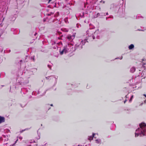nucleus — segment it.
I'll list each match as a JSON object with an SVG mask.
<instances>
[{"label":"nucleus","mask_w":146,"mask_h":146,"mask_svg":"<svg viewBox=\"0 0 146 146\" xmlns=\"http://www.w3.org/2000/svg\"><path fill=\"white\" fill-rule=\"evenodd\" d=\"M140 127L135 131V137L142 136L146 135V124L143 122L139 125Z\"/></svg>","instance_id":"1"},{"label":"nucleus","mask_w":146,"mask_h":146,"mask_svg":"<svg viewBox=\"0 0 146 146\" xmlns=\"http://www.w3.org/2000/svg\"><path fill=\"white\" fill-rule=\"evenodd\" d=\"M86 33L87 40L88 39L90 40L99 39L100 37V34L98 30H96L94 33L92 29H90L88 30Z\"/></svg>","instance_id":"2"},{"label":"nucleus","mask_w":146,"mask_h":146,"mask_svg":"<svg viewBox=\"0 0 146 146\" xmlns=\"http://www.w3.org/2000/svg\"><path fill=\"white\" fill-rule=\"evenodd\" d=\"M74 43L73 42L68 43L64 46L62 48L60 49V52L61 54H66V53L73 50V46Z\"/></svg>","instance_id":"3"},{"label":"nucleus","mask_w":146,"mask_h":146,"mask_svg":"<svg viewBox=\"0 0 146 146\" xmlns=\"http://www.w3.org/2000/svg\"><path fill=\"white\" fill-rule=\"evenodd\" d=\"M87 40V39L86 38L84 40L81 39L79 40L75 44V48H79L80 49H82V46L84 45L86 42H88Z\"/></svg>","instance_id":"4"},{"label":"nucleus","mask_w":146,"mask_h":146,"mask_svg":"<svg viewBox=\"0 0 146 146\" xmlns=\"http://www.w3.org/2000/svg\"><path fill=\"white\" fill-rule=\"evenodd\" d=\"M8 135L6 136L4 135H2V137L0 138V142L1 141H3L4 142L3 143L4 145H6L8 144V143H6V142L7 141L8 139Z\"/></svg>","instance_id":"5"},{"label":"nucleus","mask_w":146,"mask_h":146,"mask_svg":"<svg viewBox=\"0 0 146 146\" xmlns=\"http://www.w3.org/2000/svg\"><path fill=\"white\" fill-rule=\"evenodd\" d=\"M76 33H74L72 35H69L67 36V39L69 40L70 41V43L72 42V40L74 38Z\"/></svg>","instance_id":"6"},{"label":"nucleus","mask_w":146,"mask_h":146,"mask_svg":"<svg viewBox=\"0 0 146 146\" xmlns=\"http://www.w3.org/2000/svg\"><path fill=\"white\" fill-rule=\"evenodd\" d=\"M46 78L47 79H54L55 80L56 82L57 78L54 76H51L46 77Z\"/></svg>","instance_id":"7"},{"label":"nucleus","mask_w":146,"mask_h":146,"mask_svg":"<svg viewBox=\"0 0 146 146\" xmlns=\"http://www.w3.org/2000/svg\"><path fill=\"white\" fill-rule=\"evenodd\" d=\"M141 60L143 64V66L145 68L146 67V58H143Z\"/></svg>","instance_id":"8"},{"label":"nucleus","mask_w":146,"mask_h":146,"mask_svg":"<svg viewBox=\"0 0 146 146\" xmlns=\"http://www.w3.org/2000/svg\"><path fill=\"white\" fill-rule=\"evenodd\" d=\"M23 79L22 78H19L17 79V84L18 85H21L22 84Z\"/></svg>","instance_id":"9"},{"label":"nucleus","mask_w":146,"mask_h":146,"mask_svg":"<svg viewBox=\"0 0 146 146\" xmlns=\"http://www.w3.org/2000/svg\"><path fill=\"white\" fill-rule=\"evenodd\" d=\"M97 134V135H98V134H95L94 133H93L92 134V136H89L88 138V139L89 140H92L93 139V137H94L95 138H96V137H95V135Z\"/></svg>","instance_id":"10"},{"label":"nucleus","mask_w":146,"mask_h":146,"mask_svg":"<svg viewBox=\"0 0 146 146\" xmlns=\"http://www.w3.org/2000/svg\"><path fill=\"white\" fill-rule=\"evenodd\" d=\"M27 91V88H23L21 89L22 93L23 92L24 94H25Z\"/></svg>","instance_id":"11"},{"label":"nucleus","mask_w":146,"mask_h":146,"mask_svg":"<svg viewBox=\"0 0 146 146\" xmlns=\"http://www.w3.org/2000/svg\"><path fill=\"white\" fill-rule=\"evenodd\" d=\"M135 70V68L134 67L131 68L130 69V72L131 73H133Z\"/></svg>","instance_id":"12"},{"label":"nucleus","mask_w":146,"mask_h":146,"mask_svg":"<svg viewBox=\"0 0 146 146\" xmlns=\"http://www.w3.org/2000/svg\"><path fill=\"white\" fill-rule=\"evenodd\" d=\"M5 121V118L3 117L0 116V123Z\"/></svg>","instance_id":"13"},{"label":"nucleus","mask_w":146,"mask_h":146,"mask_svg":"<svg viewBox=\"0 0 146 146\" xmlns=\"http://www.w3.org/2000/svg\"><path fill=\"white\" fill-rule=\"evenodd\" d=\"M134 47V45L133 44H131L129 46L128 48L129 49L131 50Z\"/></svg>","instance_id":"14"},{"label":"nucleus","mask_w":146,"mask_h":146,"mask_svg":"<svg viewBox=\"0 0 146 146\" xmlns=\"http://www.w3.org/2000/svg\"><path fill=\"white\" fill-rule=\"evenodd\" d=\"M96 142L97 143H100L101 140L100 139H97L95 140Z\"/></svg>","instance_id":"15"},{"label":"nucleus","mask_w":146,"mask_h":146,"mask_svg":"<svg viewBox=\"0 0 146 146\" xmlns=\"http://www.w3.org/2000/svg\"><path fill=\"white\" fill-rule=\"evenodd\" d=\"M143 96H144L143 97V99H144V103L145 104L146 103V95L145 94H144L143 95Z\"/></svg>","instance_id":"16"},{"label":"nucleus","mask_w":146,"mask_h":146,"mask_svg":"<svg viewBox=\"0 0 146 146\" xmlns=\"http://www.w3.org/2000/svg\"><path fill=\"white\" fill-rule=\"evenodd\" d=\"M31 60L33 62H35V57L34 56H32L31 57Z\"/></svg>","instance_id":"17"},{"label":"nucleus","mask_w":146,"mask_h":146,"mask_svg":"<svg viewBox=\"0 0 146 146\" xmlns=\"http://www.w3.org/2000/svg\"><path fill=\"white\" fill-rule=\"evenodd\" d=\"M4 132L5 133H10V131L9 130L6 129L4 130Z\"/></svg>","instance_id":"18"},{"label":"nucleus","mask_w":146,"mask_h":146,"mask_svg":"<svg viewBox=\"0 0 146 146\" xmlns=\"http://www.w3.org/2000/svg\"><path fill=\"white\" fill-rule=\"evenodd\" d=\"M59 15V13L58 12H56V13L54 15V17H56L57 16H58Z\"/></svg>","instance_id":"19"},{"label":"nucleus","mask_w":146,"mask_h":146,"mask_svg":"<svg viewBox=\"0 0 146 146\" xmlns=\"http://www.w3.org/2000/svg\"><path fill=\"white\" fill-rule=\"evenodd\" d=\"M64 32H68V30L66 29H61Z\"/></svg>","instance_id":"20"},{"label":"nucleus","mask_w":146,"mask_h":146,"mask_svg":"<svg viewBox=\"0 0 146 146\" xmlns=\"http://www.w3.org/2000/svg\"><path fill=\"white\" fill-rule=\"evenodd\" d=\"M64 21L66 23H68V18H65L64 19Z\"/></svg>","instance_id":"21"},{"label":"nucleus","mask_w":146,"mask_h":146,"mask_svg":"<svg viewBox=\"0 0 146 146\" xmlns=\"http://www.w3.org/2000/svg\"><path fill=\"white\" fill-rule=\"evenodd\" d=\"M39 94V92H38V93H37L36 94H35V92H32V94L33 95H36L38 94Z\"/></svg>","instance_id":"22"},{"label":"nucleus","mask_w":146,"mask_h":146,"mask_svg":"<svg viewBox=\"0 0 146 146\" xmlns=\"http://www.w3.org/2000/svg\"><path fill=\"white\" fill-rule=\"evenodd\" d=\"M54 14V13H53V12H50V13H49L48 14V16H51V15H53Z\"/></svg>","instance_id":"23"},{"label":"nucleus","mask_w":146,"mask_h":146,"mask_svg":"<svg viewBox=\"0 0 146 146\" xmlns=\"http://www.w3.org/2000/svg\"><path fill=\"white\" fill-rule=\"evenodd\" d=\"M100 15V14L99 13H98L96 15V16L95 17V18L97 17Z\"/></svg>","instance_id":"24"},{"label":"nucleus","mask_w":146,"mask_h":146,"mask_svg":"<svg viewBox=\"0 0 146 146\" xmlns=\"http://www.w3.org/2000/svg\"><path fill=\"white\" fill-rule=\"evenodd\" d=\"M133 96H131V98L129 100L130 102H131L132 101V99L133 98Z\"/></svg>","instance_id":"25"},{"label":"nucleus","mask_w":146,"mask_h":146,"mask_svg":"<svg viewBox=\"0 0 146 146\" xmlns=\"http://www.w3.org/2000/svg\"><path fill=\"white\" fill-rule=\"evenodd\" d=\"M40 136L39 135H38V137H36V139H40Z\"/></svg>","instance_id":"26"},{"label":"nucleus","mask_w":146,"mask_h":146,"mask_svg":"<svg viewBox=\"0 0 146 146\" xmlns=\"http://www.w3.org/2000/svg\"><path fill=\"white\" fill-rule=\"evenodd\" d=\"M19 138L20 139V140H21L23 139L22 137H21V136L19 137Z\"/></svg>","instance_id":"27"},{"label":"nucleus","mask_w":146,"mask_h":146,"mask_svg":"<svg viewBox=\"0 0 146 146\" xmlns=\"http://www.w3.org/2000/svg\"><path fill=\"white\" fill-rule=\"evenodd\" d=\"M43 146H48V145L47 143H46L44 145H43Z\"/></svg>","instance_id":"28"},{"label":"nucleus","mask_w":146,"mask_h":146,"mask_svg":"<svg viewBox=\"0 0 146 146\" xmlns=\"http://www.w3.org/2000/svg\"><path fill=\"white\" fill-rule=\"evenodd\" d=\"M48 66L50 68H51V67H50V66H49V65H48Z\"/></svg>","instance_id":"29"},{"label":"nucleus","mask_w":146,"mask_h":146,"mask_svg":"<svg viewBox=\"0 0 146 146\" xmlns=\"http://www.w3.org/2000/svg\"><path fill=\"white\" fill-rule=\"evenodd\" d=\"M86 88H89V87H88V86H86Z\"/></svg>","instance_id":"30"},{"label":"nucleus","mask_w":146,"mask_h":146,"mask_svg":"<svg viewBox=\"0 0 146 146\" xmlns=\"http://www.w3.org/2000/svg\"><path fill=\"white\" fill-rule=\"evenodd\" d=\"M143 103H141V104L140 105V106H142V105H143Z\"/></svg>","instance_id":"31"},{"label":"nucleus","mask_w":146,"mask_h":146,"mask_svg":"<svg viewBox=\"0 0 146 146\" xmlns=\"http://www.w3.org/2000/svg\"><path fill=\"white\" fill-rule=\"evenodd\" d=\"M106 15H108V13H106Z\"/></svg>","instance_id":"32"},{"label":"nucleus","mask_w":146,"mask_h":146,"mask_svg":"<svg viewBox=\"0 0 146 146\" xmlns=\"http://www.w3.org/2000/svg\"><path fill=\"white\" fill-rule=\"evenodd\" d=\"M77 27L78 28L79 27V26H78V24L77 25Z\"/></svg>","instance_id":"33"},{"label":"nucleus","mask_w":146,"mask_h":146,"mask_svg":"<svg viewBox=\"0 0 146 146\" xmlns=\"http://www.w3.org/2000/svg\"><path fill=\"white\" fill-rule=\"evenodd\" d=\"M126 100H125V101H124V103H125V102H126Z\"/></svg>","instance_id":"34"},{"label":"nucleus","mask_w":146,"mask_h":146,"mask_svg":"<svg viewBox=\"0 0 146 146\" xmlns=\"http://www.w3.org/2000/svg\"><path fill=\"white\" fill-rule=\"evenodd\" d=\"M122 57H121L120 58V59H121H121H122Z\"/></svg>","instance_id":"35"},{"label":"nucleus","mask_w":146,"mask_h":146,"mask_svg":"<svg viewBox=\"0 0 146 146\" xmlns=\"http://www.w3.org/2000/svg\"><path fill=\"white\" fill-rule=\"evenodd\" d=\"M25 130H25H23L21 132H23V131H24Z\"/></svg>","instance_id":"36"},{"label":"nucleus","mask_w":146,"mask_h":146,"mask_svg":"<svg viewBox=\"0 0 146 146\" xmlns=\"http://www.w3.org/2000/svg\"><path fill=\"white\" fill-rule=\"evenodd\" d=\"M43 21H44V22H45V21H46V20H45V19H44V20H43Z\"/></svg>","instance_id":"37"},{"label":"nucleus","mask_w":146,"mask_h":146,"mask_svg":"<svg viewBox=\"0 0 146 146\" xmlns=\"http://www.w3.org/2000/svg\"><path fill=\"white\" fill-rule=\"evenodd\" d=\"M51 106H53V104H50V105Z\"/></svg>","instance_id":"38"},{"label":"nucleus","mask_w":146,"mask_h":146,"mask_svg":"<svg viewBox=\"0 0 146 146\" xmlns=\"http://www.w3.org/2000/svg\"><path fill=\"white\" fill-rule=\"evenodd\" d=\"M105 13H104L103 15L105 16Z\"/></svg>","instance_id":"39"},{"label":"nucleus","mask_w":146,"mask_h":146,"mask_svg":"<svg viewBox=\"0 0 146 146\" xmlns=\"http://www.w3.org/2000/svg\"><path fill=\"white\" fill-rule=\"evenodd\" d=\"M13 145H14L13 144V145H10L9 146H13Z\"/></svg>","instance_id":"40"},{"label":"nucleus","mask_w":146,"mask_h":146,"mask_svg":"<svg viewBox=\"0 0 146 146\" xmlns=\"http://www.w3.org/2000/svg\"><path fill=\"white\" fill-rule=\"evenodd\" d=\"M51 0H49V2H50V1H51Z\"/></svg>","instance_id":"41"},{"label":"nucleus","mask_w":146,"mask_h":146,"mask_svg":"<svg viewBox=\"0 0 146 146\" xmlns=\"http://www.w3.org/2000/svg\"><path fill=\"white\" fill-rule=\"evenodd\" d=\"M138 17H139V15H138Z\"/></svg>","instance_id":"42"},{"label":"nucleus","mask_w":146,"mask_h":146,"mask_svg":"<svg viewBox=\"0 0 146 146\" xmlns=\"http://www.w3.org/2000/svg\"><path fill=\"white\" fill-rule=\"evenodd\" d=\"M36 34H35V36Z\"/></svg>","instance_id":"43"},{"label":"nucleus","mask_w":146,"mask_h":146,"mask_svg":"<svg viewBox=\"0 0 146 146\" xmlns=\"http://www.w3.org/2000/svg\"><path fill=\"white\" fill-rule=\"evenodd\" d=\"M7 146V145H6V146Z\"/></svg>","instance_id":"44"}]
</instances>
